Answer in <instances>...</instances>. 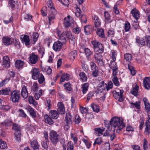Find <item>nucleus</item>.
Here are the masks:
<instances>
[{
  "instance_id": "f257e3e1",
  "label": "nucleus",
  "mask_w": 150,
  "mask_h": 150,
  "mask_svg": "<svg viewBox=\"0 0 150 150\" xmlns=\"http://www.w3.org/2000/svg\"><path fill=\"white\" fill-rule=\"evenodd\" d=\"M110 124L112 128H113L114 130L119 133L125 127V125L123 122L122 118L114 117L110 121Z\"/></svg>"
},
{
  "instance_id": "f03ea898",
  "label": "nucleus",
  "mask_w": 150,
  "mask_h": 150,
  "mask_svg": "<svg viewBox=\"0 0 150 150\" xmlns=\"http://www.w3.org/2000/svg\"><path fill=\"white\" fill-rule=\"evenodd\" d=\"M48 8H50V11L48 16L49 23L51 24V21L55 18V16L57 13V11L53 6V4L51 1H49L48 3Z\"/></svg>"
},
{
  "instance_id": "7ed1b4c3",
  "label": "nucleus",
  "mask_w": 150,
  "mask_h": 150,
  "mask_svg": "<svg viewBox=\"0 0 150 150\" xmlns=\"http://www.w3.org/2000/svg\"><path fill=\"white\" fill-rule=\"evenodd\" d=\"M50 139L51 143L54 145L56 146L59 140V136L57 133L54 131H51L50 133Z\"/></svg>"
},
{
  "instance_id": "20e7f679",
  "label": "nucleus",
  "mask_w": 150,
  "mask_h": 150,
  "mask_svg": "<svg viewBox=\"0 0 150 150\" xmlns=\"http://www.w3.org/2000/svg\"><path fill=\"white\" fill-rule=\"evenodd\" d=\"M91 43L93 45V48L95 52H98L100 53L103 52L104 48L101 43L96 40L92 41Z\"/></svg>"
},
{
  "instance_id": "39448f33",
  "label": "nucleus",
  "mask_w": 150,
  "mask_h": 150,
  "mask_svg": "<svg viewBox=\"0 0 150 150\" xmlns=\"http://www.w3.org/2000/svg\"><path fill=\"white\" fill-rule=\"evenodd\" d=\"M21 98L20 92L18 90H14L11 93L10 100L13 103L19 102Z\"/></svg>"
},
{
  "instance_id": "423d86ee",
  "label": "nucleus",
  "mask_w": 150,
  "mask_h": 150,
  "mask_svg": "<svg viewBox=\"0 0 150 150\" xmlns=\"http://www.w3.org/2000/svg\"><path fill=\"white\" fill-rule=\"evenodd\" d=\"M76 11L75 12L76 16L77 17H80L81 22L85 23H86L87 20L86 16L84 14L81 15L82 12L79 7L77 6L76 7Z\"/></svg>"
},
{
  "instance_id": "0eeeda50",
  "label": "nucleus",
  "mask_w": 150,
  "mask_h": 150,
  "mask_svg": "<svg viewBox=\"0 0 150 150\" xmlns=\"http://www.w3.org/2000/svg\"><path fill=\"white\" fill-rule=\"evenodd\" d=\"M72 117L71 114L68 112L66 114L65 117V121L66 122V125L64 126V128L67 130H68L70 126L72 124Z\"/></svg>"
},
{
  "instance_id": "6e6552de",
  "label": "nucleus",
  "mask_w": 150,
  "mask_h": 150,
  "mask_svg": "<svg viewBox=\"0 0 150 150\" xmlns=\"http://www.w3.org/2000/svg\"><path fill=\"white\" fill-rule=\"evenodd\" d=\"M109 67L112 71V74L118 73V67L117 63L115 61H111L109 64Z\"/></svg>"
},
{
  "instance_id": "1a4fd4ad",
  "label": "nucleus",
  "mask_w": 150,
  "mask_h": 150,
  "mask_svg": "<svg viewBox=\"0 0 150 150\" xmlns=\"http://www.w3.org/2000/svg\"><path fill=\"white\" fill-rule=\"evenodd\" d=\"M38 55L33 53L29 55V62L32 64H35L38 62Z\"/></svg>"
},
{
  "instance_id": "9d476101",
  "label": "nucleus",
  "mask_w": 150,
  "mask_h": 150,
  "mask_svg": "<svg viewBox=\"0 0 150 150\" xmlns=\"http://www.w3.org/2000/svg\"><path fill=\"white\" fill-rule=\"evenodd\" d=\"M30 73L32 74V78L34 80H37L40 76V71L38 69L34 68L31 71Z\"/></svg>"
},
{
  "instance_id": "9b49d317",
  "label": "nucleus",
  "mask_w": 150,
  "mask_h": 150,
  "mask_svg": "<svg viewBox=\"0 0 150 150\" xmlns=\"http://www.w3.org/2000/svg\"><path fill=\"white\" fill-rule=\"evenodd\" d=\"M2 41L3 44L6 46H8L12 43L11 38L7 36H4L2 38Z\"/></svg>"
},
{
  "instance_id": "f8f14e48",
  "label": "nucleus",
  "mask_w": 150,
  "mask_h": 150,
  "mask_svg": "<svg viewBox=\"0 0 150 150\" xmlns=\"http://www.w3.org/2000/svg\"><path fill=\"white\" fill-rule=\"evenodd\" d=\"M63 44L59 41H57L54 42L53 46V49L55 51H59L62 48Z\"/></svg>"
},
{
  "instance_id": "ddd939ff",
  "label": "nucleus",
  "mask_w": 150,
  "mask_h": 150,
  "mask_svg": "<svg viewBox=\"0 0 150 150\" xmlns=\"http://www.w3.org/2000/svg\"><path fill=\"white\" fill-rule=\"evenodd\" d=\"M58 108L57 109V112L60 114H64L65 112V108L63 103L60 102L57 104Z\"/></svg>"
},
{
  "instance_id": "4468645a",
  "label": "nucleus",
  "mask_w": 150,
  "mask_h": 150,
  "mask_svg": "<svg viewBox=\"0 0 150 150\" xmlns=\"http://www.w3.org/2000/svg\"><path fill=\"white\" fill-rule=\"evenodd\" d=\"M10 65V62L9 57L5 56L3 58V66L6 68H8Z\"/></svg>"
},
{
  "instance_id": "2eb2a0df",
  "label": "nucleus",
  "mask_w": 150,
  "mask_h": 150,
  "mask_svg": "<svg viewBox=\"0 0 150 150\" xmlns=\"http://www.w3.org/2000/svg\"><path fill=\"white\" fill-rule=\"evenodd\" d=\"M143 84L144 87L146 89H149L150 88V77H145L144 79Z\"/></svg>"
},
{
  "instance_id": "dca6fc26",
  "label": "nucleus",
  "mask_w": 150,
  "mask_h": 150,
  "mask_svg": "<svg viewBox=\"0 0 150 150\" xmlns=\"http://www.w3.org/2000/svg\"><path fill=\"white\" fill-rule=\"evenodd\" d=\"M104 15L105 17V22L106 23H109L112 22L115 24V20L110 21V16L108 12L105 11L104 12Z\"/></svg>"
},
{
  "instance_id": "f3484780",
  "label": "nucleus",
  "mask_w": 150,
  "mask_h": 150,
  "mask_svg": "<svg viewBox=\"0 0 150 150\" xmlns=\"http://www.w3.org/2000/svg\"><path fill=\"white\" fill-rule=\"evenodd\" d=\"M67 36L69 40V42L72 44H74L75 42V39L72 35L70 31H68L67 33Z\"/></svg>"
},
{
  "instance_id": "a211bd4d",
  "label": "nucleus",
  "mask_w": 150,
  "mask_h": 150,
  "mask_svg": "<svg viewBox=\"0 0 150 150\" xmlns=\"http://www.w3.org/2000/svg\"><path fill=\"white\" fill-rule=\"evenodd\" d=\"M84 29L85 33L86 35H88L91 33L93 30H94L93 28H92V26L90 25L85 26Z\"/></svg>"
},
{
  "instance_id": "6ab92c4d",
  "label": "nucleus",
  "mask_w": 150,
  "mask_h": 150,
  "mask_svg": "<svg viewBox=\"0 0 150 150\" xmlns=\"http://www.w3.org/2000/svg\"><path fill=\"white\" fill-rule=\"evenodd\" d=\"M117 73L112 74V80L114 84L117 86H118L120 85V84L118 81V78L117 76Z\"/></svg>"
},
{
  "instance_id": "aec40b11",
  "label": "nucleus",
  "mask_w": 150,
  "mask_h": 150,
  "mask_svg": "<svg viewBox=\"0 0 150 150\" xmlns=\"http://www.w3.org/2000/svg\"><path fill=\"white\" fill-rule=\"evenodd\" d=\"M28 94L26 86H24L22 88L21 91L22 97L24 99H26L28 96Z\"/></svg>"
},
{
  "instance_id": "412c9836",
  "label": "nucleus",
  "mask_w": 150,
  "mask_h": 150,
  "mask_svg": "<svg viewBox=\"0 0 150 150\" xmlns=\"http://www.w3.org/2000/svg\"><path fill=\"white\" fill-rule=\"evenodd\" d=\"M49 115L52 118L57 119L59 117L58 112L56 110H51L49 113Z\"/></svg>"
},
{
  "instance_id": "4be33fe9",
  "label": "nucleus",
  "mask_w": 150,
  "mask_h": 150,
  "mask_svg": "<svg viewBox=\"0 0 150 150\" xmlns=\"http://www.w3.org/2000/svg\"><path fill=\"white\" fill-rule=\"evenodd\" d=\"M24 64V62L21 60H18L15 62V67L17 69H21L23 68Z\"/></svg>"
},
{
  "instance_id": "5701e85b",
  "label": "nucleus",
  "mask_w": 150,
  "mask_h": 150,
  "mask_svg": "<svg viewBox=\"0 0 150 150\" xmlns=\"http://www.w3.org/2000/svg\"><path fill=\"white\" fill-rule=\"evenodd\" d=\"M44 118L45 121L46 123L49 125H51L54 122L52 118L50 116V117L47 115H45Z\"/></svg>"
},
{
  "instance_id": "b1692460",
  "label": "nucleus",
  "mask_w": 150,
  "mask_h": 150,
  "mask_svg": "<svg viewBox=\"0 0 150 150\" xmlns=\"http://www.w3.org/2000/svg\"><path fill=\"white\" fill-rule=\"evenodd\" d=\"M94 130L96 134H98V136H100L103 134V132L105 131V128H96L94 129Z\"/></svg>"
},
{
  "instance_id": "393cba45",
  "label": "nucleus",
  "mask_w": 150,
  "mask_h": 150,
  "mask_svg": "<svg viewBox=\"0 0 150 150\" xmlns=\"http://www.w3.org/2000/svg\"><path fill=\"white\" fill-rule=\"evenodd\" d=\"M30 144L31 145V147L34 150H35L39 148V146L36 140H33L31 142Z\"/></svg>"
},
{
  "instance_id": "a878e982",
  "label": "nucleus",
  "mask_w": 150,
  "mask_h": 150,
  "mask_svg": "<svg viewBox=\"0 0 150 150\" xmlns=\"http://www.w3.org/2000/svg\"><path fill=\"white\" fill-rule=\"evenodd\" d=\"M77 51L73 50L70 52L69 54V58L71 61H73L77 55Z\"/></svg>"
},
{
  "instance_id": "bb28decb",
  "label": "nucleus",
  "mask_w": 150,
  "mask_h": 150,
  "mask_svg": "<svg viewBox=\"0 0 150 150\" xmlns=\"http://www.w3.org/2000/svg\"><path fill=\"white\" fill-rule=\"evenodd\" d=\"M26 109L29 112L30 115L32 117L35 118L36 117V115L34 109L30 106H28Z\"/></svg>"
},
{
  "instance_id": "cd10ccee",
  "label": "nucleus",
  "mask_w": 150,
  "mask_h": 150,
  "mask_svg": "<svg viewBox=\"0 0 150 150\" xmlns=\"http://www.w3.org/2000/svg\"><path fill=\"white\" fill-rule=\"evenodd\" d=\"M99 53H96L94 55V58L98 64L102 62V56Z\"/></svg>"
},
{
  "instance_id": "c85d7f7f",
  "label": "nucleus",
  "mask_w": 150,
  "mask_h": 150,
  "mask_svg": "<svg viewBox=\"0 0 150 150\" xmlns=\"http://www.w3.org/2000/svg\"><path fill=\"white\" fill-rule=\"evenodd\" d=\"M11 92V89L9 87L0 90V94L4 95H8Z\"/></svg>"
},
{
  "instance_id": "c756f323",
  "label": "nucleus",
  "mask_w": 150,
  "mask_h": 150,
  "mask_svg": "<svg viewBox=\"0 0 150 150\" xmlns=\"http://www.w3.org/2000/svg\"><path fill=\"white\" fill-rule=\"evenodd\" d=\"M131 13L132 16L136 19H137L139 17V11L135 8H134L131 11Z\"/></svg>"
},
{
  "instance_id": "7c9ffc66",
  "label": "nucleus",
  "mask_w": 150,
  "mask_h": 150,
  "mask_svg": "<svg viewBox=\"0 0 150 150\" xmlns=\"http://www.w3.org/2000/svg\"><path fill=\"white\" fill-rule=\"evenodd\" d=\"M113 96L115 99H118V101L120 102H122L123 100L122 97L120 94L119 92H117L115 91V92L113 93Z\"/></svg>"
},
{
  "instance_id": "2f4dec72",
  "label": "nucleus",
  "mask_w": 150,
  "mask_h": 150,
  "mask_svg": "<svg viewBox=\"0 0 150 150\" xmlns=\"http://www.w3.org/2000/svg\"><path fill=\"white\" fill-rule=\"evenodd\" d=\"M21 132H16L14 134L15 138L17 142H20L21 140Z\"/></svg>"
},
{
  "instance_id": "473e14b6",
  "label": "nucleus",
  "mask_w": 150,
  "mask_h": 150,
  "mask_svg": "<svg viewBox=\"0 0 150 150\" xmlns=\"http://www.w3.org/2000/svg\"><path fill=\"white\" fill-rule=\"evenodd\" d=\"M22 41L23 42L25 43L26 45H29L30 40L29 37L28 36L25 35Z\"/></svg>"
},
{
  "instance_id": "72a5a7b5",
  "label": "nucleus",
  "mask_w": 150,
  "mask_h": 150,
  "mask_svg": "<svg viewBox=\"0 0 150 150\" xmlns=\"http://www.w3.org/2000/svg\"><path fill=\"white\" fill-rule=\"evenodd\" d=\"M89 87V84L88 83L83 84L82 86L81 91L83 94L86 93L88 90V88Z\"/></svg>"
},
{
  "instance_id": "f704fd0d",
  "label": "nucleus",
  "mask_w": 150,
  "mask_h": 150,
  "mask_svg": "<svg viewBox=\"0 0 150 150\" xmlns=\"http://www.w3.org/2000/svg\"><path fill=\"white\" fill-rule=\"evenodd\" d=\"M69 75L68 74H63L61 77L60 82H63L65 81H68L69 79Z\"/></svg>"
},
{
  "instance_id": "c9c22d12",
  "label": "nucleus",
  "mask_w": 150,
  "mask_h": 150,
  "mask_svg": "<svg viewBox=\"0 0 150 150\" xmlns=\"http://www.w3.org/2000/svg\"><path fill=\"white\" fill-rule=\"evenodd\" d=\"M139 89V87L136 85L135 87L133 88L131 91V93L134 96H137L138 95V90Z\"/></svg>"
},
{
  "instance_id": "e433bc0d",
  "label": "nucleus",
  "mask_w": 150,
  "mask_h": 150,
  "mask_svg": "<svg viewBox=\"0 0 150 150\" xmlns=\"http://www.w3.org/2000/svg\"><path fill=\"white\" fill-rule=\"evenodd\" d=\"M83 50L85 52L86 57L88 59L90 56L92 54V52L88 48H83Z\"/></svg>"
},
{
  "instance_id": "4c0bfd02",
  "label": "nucleus",
  "mask_w": 150,
  "mask_h": 150,
  "mask_svg": "<svg viewBox=\"0 0 150 150\" xmlns=\"http://www.w3.org/2000/svg\"><path fill=\"white\" fill-rule=\"evenodd\" d=\"M136 42L141 45H144L145 44V42L144 39L142 38H140L139 37H137L136 38Z\"/></svg>"
},
{
  "instance_id": "58836bf2",
  "label": "nucleus",
  "mask_w": 150,
  "mask_h": 150,
  "mask_svg": "<svg viewBox=\"0 0 150 150\" xmlns=\"http://www.w3.org/2000/svg\"><path fill=\"white\" fill-rule=\"evenodd\" d=\"M12 129L14 130L15 132H21V128L20 126L17 124L13 123L12 125Z\"/></svg>"
},
{
  "instance_id": "ea45409f",
  "label": "nucleus",
  "mask_w": 150,
  "mask_h": 150,
  "mask_svg": "<svg viewBox=\"0 0 150 150\" xmlns=\"http://www.w3.org/2000/svg\"><path fill=\"white\" fill-rule=\"evenodd\" d=\"M42 69L43 71L46 72L48 74L50 75L52 73V70L49 67L46 66L45 67H42Z\"/></svg>"
},
{
  "instance_id": "a19ab883",
  "label": "nucleus",
  "mask_w": 150,
  "mask_h": 150,
  "mask_svg": "<svg viewBox=\"0 0 150 150\" xmlns=\"http://www.w3.org/2000/svg\"><path fill=\"white\" fill-rule=\"evenodd\" d=\"M97 30V34L100 37L103 38L104 37V30L102 28H98Z\"/></svg>"
},
{
  "instance_id": "79ce46f5",
  "label": "nucleus",
  "mask_w": 150,
  "mask_h": 150,
  "mask_svg": "<svg viewBox=\"0 0 150 150\" xmlns=\"http://www.w3.org/2000/svg\"><path fill=\"white\" fill-rule=\"evenodd\" d=\"M91 106L94 112L97 113L99 112V107L98 105L93 103L91 105Z\"/></svg>"
},
{
  "instance_id": "37998d69",
  "label": "nucleus",
  "mask_w": 150,
  "mask_h": 150,
  "mask_svg": "<svg viewBox=\"0 0 150 150\" xmlns=\"http://www.w3.org/2000/svg\"><path fill=\"white\" fill-rule=\"evenodd\" d=\"M57 34L58 37L59 38V39L61 40L62 43H65L66 42V39L65 37L63 36V35L61 34L60 32L57 31Z\"/></svg>"
},
{
  "instance_id": "c03bdc74",
  "label": "nucleus",
  "mask_w": 150,
  "mask_h": 150,
  "mask_svg": "<svg viewBox=\"0 0 150 150\" xmlns=\"http://www.w3.org/2000/svg\"><path fill=\"white\" fill-rule=\"evenodd\" d=\"M145 124L146 127L145 129L144 133L148 135L150 133V125L147 122H146Z\"/></svg>"
},
{
  "instance_id": "a18cd8bd",
  "label": "nucleus",
  "mask_w": 150,
  "mask_h": 150,
  "mask_svg": "<svg viewBox=\"0 0 150 150\" xmlns=\"http://www.w3.org/2000/svg\"><path fill=\"white\" fill-rule=\"evenodd\" d=\"M28 99L29 103L33 104L34 106H36L37 103L34 100L33 96H30L28 97Z\"/></svg>"
},
{
  "instance_id": "49530a36",
  "label": "nucleus",
  "mask_w": 150,
  "mask_h": 150,
  "mask_svg": "<svg viewBox=\"0 0 150 150\" xmlns=\"http://www.w3.org/2000/svg\"><path fill=\"white\" fill-rule=\"evenodd\" d=\"M39 35L37 33H34L32 35V38L33 41V43L35 44L36 42L39 37Z\"/></svg>"
},
{
  "instance_id": "de8ad7c7",
  "label": "nucleus",
  "mask_w": 150,
  "mask_h": 150,
  "mask_svg": "<svg viewBox=\"0 0 150 150\" xmlns=\"http://www.w3.org/2000/svg\"><path fill=\"white\" fill-rule=\"evenodd\" d=\"M107 84L105 83L103 81L100 83L99 84L98 88L100 90H104L106 89Z\"/></svg>"
},
{
  "instance_id": "09e8293b",
  "label": "nucleus",
  "mask_w": 150,
  "mask_h": 150,
  "mask_svg": "<svg viewBox=\"0 0 150 150\" xmlns=\"http://www.w3.org/2000/svg\"><path fill=\"white\" fill-rule=\"evenodd\" d=\"M79 76L83 82H86L87 81V78L86 76V74L84 72H82L79 74Z\"/></svg>"
},
{
  "instance_id": "8fccbe9b",
  "label": "nucleus",
  "mask_w": 150,
  "mask_h": 150,
  "mask_svg": "<svg viewBox=\"0 0 150 150\" xmlns=\"http://www.w3.org/2000/svg\"><path fill=\"white\" fill-rule=\"evenodd\" d=\"M124 57L125 59L127 62H129L131 60L132 57L131 54L129 53H126L124 54Z\"/></svg>"
},
{
  "instance_id": "3c124183",
  "label": "nucleus",
  "mask_w": 150,
  "mask_h": 150,
  "mask_svg": "<svg viewBox=\"0 0 150 150\" xmlns=\"http://www.w3.org/2000/svg\"><path fill=\"white\" fill-rule=\"evenodd\" d=\"M13 124L11 121L7 119L5 120L4 122L1 123L2 125L6 126L12 125Z\"/></svg>"
},
{
  "instance_id": "603ef678",
  "label": "nucleus",
  "mask_w": 150,
  "mask_h": 150,
  "mask_svg": "<svg viewBox=\"0 0 150 150\" xmlns=\"http://www.w3.org/2000/svg\"><path fill=\"white\" fill-rule=\"evenodd\" d=\"M130 28V25L129 22L126 21L124 25V29L125 32H127L129 31Z\"/></svg>"
},
{
  "instance_id": "864d4df0",
  "label": "nucleus",
  "mask_w": 150,
  "mask_h": 150,
  "mask_svg": "<svg viewBox=\"0 0 150 150\" xmlns=\"http://www.w3.org/2000/svg\"><path fill=\"white\" fill-rule=\"evenodd\" d=\"M131 105L133 106V107H135L136 108L138 109H139L140 108V103L139 102H136L135 103H130Z\"/></svg>"
},
{
  "instance_id": "5fc2aeb1",
  "label": "nucleus",
  "mask_w": 150,
  "mask_h": 150,
  "mask_svg": "<svg viewBox=\"0 0 150 150\" xmlns=\"http://www.w3.org/2000/svg\"><path fill=\"white\" fill-rule=\"evenodd\" d=\"M64 86L65 89L68 91H71L72 89L71 85L69 82L64 84Z\"/></svg>"
},
{
  "instance_id": "6e6d98bb",
  "label": "nucleus",
  "mask_w": 150,
  "mask_h": 150,
  "mask_svg": "<svg viewBox=\"0 0 150 150\" xmlns=\"http://www.w3.org/2000/svg\"><path fill=\"white\" fill-rule=\"evenodd\" d=\"M6 147L7 144L6 142L0 139V148L3 149Z\"/></svg>"
},
{
  "instance_id": "4d7b16f0",
  "label": "nucleus",
  "mask_w": 150,
  "mask_h": 150,
  "mask_svg": "<svg viewBox=\"0 0 150 150\" xmlns=\"http://www.w3.org/2000/svg\"><path fill=\"white\" fill-rule=\"evenodd\" d=\"M42 90L41 89L39 90L38 93L36 92L35 94V98L36 100L39 99L42 95Z\"/></svg>"
},
{
  "instance_id": "13d9d810",
  "label": "nucleus",
  "mask_w": 150,
  "mask_h": 150,
  "mask_svg": "<svg viewBox=\"0 0 150 150\" xmlns=\"http://www.w3.org/2000/svg\"><path fill=\"white\" fill-rule=\"evenodd\" d=\"M37 79H38V81L40 84L42 83L45 80L44 77L42 74H40L39 77H38Z\"/></svg>"
},
{
  "instance_id": "bf43d9fd",
  "label": "nucleus",
  "mask_w": 150,
  "mask_h": 150,
  "mask_svg": "<svg viewBox=\"0 0 150 150\" xmlns=\"http://www.w3.org/2000/svg\"><path fill=\"white\" fill-rule=\"evenodd\" d=\"M67 150H74V146L71 142H69L67 146Z\"/></svg>"
},
{
  "instance_id": "052dcab7",
  "label": "nucleus",
  "mask_w": 150,
  "mask_h": 150,
  "mask_svg": "<svg viewBox=\"0 0 150 150\" xmlns=\"http://www.w3.org/2000/svg\"><path fill=\"white\" fill-rule=\"evenodd\" d=\"M128 67L129 69V70L131 72V74L134 76L135 75L136 72L135 70H134V68L129 64H128Z\"/></svg>"
},
{
  "instance_id": "680f3d73",
  "label": "nucleus",
  "mask_w": 150,
  "mask_h": 150,
  "mask_svg": "<svg viewBox=\"0 0 150 150\" xmlns=\"http://www.w3.org/2000/svg\"><path fill=\"white\" fill-rule=\"evenodd\" d=\"M145 40H146V42H145L146 45L148 47H150V36H146L145 38Z\"/></svg>"
},
{
  "instance_id": "e2e57ef3",
  "label": "nucleus",
  "mask_w": 150,
  "mask_h": 150,
  "mask_svg": "<svg viewBox=\"0 0 150 150\" xmlns=\"http://www.w3.org/2000/svg\"><path fill=\"white\" fill-rule=\"evenodd\" d=\"M14 44L15 46L17 48L20 47V42L19 40L17 39H14L12 40V42Z\"/></svg>"
},
{
  "instance_id": "0e129e2a",
  "label": "nucleus",
  "mask_w": 150,
  "mask_h": 150,
  "mask_svg": "<svg viewBox=\"0 0 150 150\" xmlns=\"http://www.w3.org/2000/svg\"><path fill=\"white\" fill-rule=\"evenodd\" d=\"M47 8L46 7H43L41 10V14L43 16H46L47 15Z\"/></svg>"
},
{
  "instance_id": "69168bd1",
  "label": "nucleus",
  "mask_w": 150,
  "mask_h": 150,
  "mask_svg": "<svg viewBox=\"0 0 150 150\" xmlns=\"http://www.w3.org/2000/svg\"><path fill=\"white\" fill-rule=\"evenodd\" d=\"M90 64L92 71L98 69V67L94 62H91Z\"/></svg>"
},
{
  "instance_id": "338daca9",
  "label": "nucleus",
  "mask_w": 150,
  "mask_h": 150,
  "mask_svg": "<svg viewBox=\"0 0 150 150\" xmlns=\"http://www.w3.org/2000/svg\"><path fill=\"white\" fill-rule=\"evenodd\" d=\"M19 112H20L19 115L21 117L25 118L27 117V115L23 110L21 109H19Z\"/></svg>"
},
{
  "instance_id": "774afa93",
  "label": "nucleus",
  "mask_w": 150,
  "mask_h": 150,
  "mask_svg": "<svg viewBox=\"0 0 150 150\" xmlns=\"http://www.w3.org/2000/svg\"><path fill=\"white\" fill-rule=\"evenodd\" d=\"M71 138L72 139L74 143L76 144L77 142V138L76 134L73 133H71Z\"/></svg>"
}]
</instances>
